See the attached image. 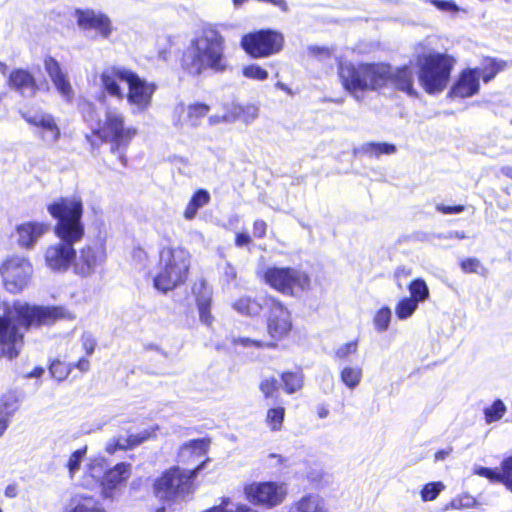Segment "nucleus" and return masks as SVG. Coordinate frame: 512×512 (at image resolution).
Segmentation results:
<instances>
[{
  "label": "nucleus",
  "mask_w": 512,
  "mask_h": 512,
  "mask_svg": "<svg viewBox=\"0 0 512 512\" xmlns=\"http://www.w3.org/2000/svg\"><path fill=\"white\" fill-rule=\"evenodd\" d=\"M69 318L62 306H38L14 302L4 304L0 313V359H14L24 343V332L31 327L49 326Z\"/></svg>",
  "instance_id": "obj_1"
},
{
  "label": "nucleus",
  "mask_w": 512,
  "mask_h": 512,
  "mask_svg": "<svg viewBox=\"0 0 512 512\" xmlns=\"http://www.w3.org/2000/svg\"><path fill=\"white\" fill-rule=\"evenodd\" d=\"M225 49L224 36L215 28H204L182 52L180 67L191 77H198L207 70L224 72L228 68Z\"/></svg>",
  "instance_id": "obj_2"
},
{
  "label": "nucleus",
  "mask_w": 512,
  "mask_h": 512,
  "mask_svg": "<svg viewBox=\"0 0 512 512\" xmlns=\"http://www.w3.org/2000/svg\"><path fill=\"white\" fill-rule=\"evenodd\" d=\"M138 131L133 126H127L123 114L115 110H107L101 125L93 128L85 138L92 148H99L105 143L110 144V152L117 153L123 166H127L128 159L125 155L132 140Z\"/></svg>",
  "instance_id": "obj_3"
},
{
  "label": "nucleus",
  "mask_w": 512,
  "mask_h": 512,
  "mask_svg": "<svg viewBox=\"0 0 512 512\" xmlns=\"http://www.w3.org/2000/svg\"><path fill=\"white\" fill-rule=\"evenodd\" d=\"M157 272L153 286L162 293H168L186 284L191 267V254L180 246H165L159 250Z\"/></svg>",
  "instance_id": "obj_4"
},
{
  "label": "nucleus",
  "mask_w": 512,
  "mask_h": 512,
  "mask_svg": "<svg viewBox=\"0 0 512 512\" xmlns=\"http://www.w3.org/2000/svg\"><path fill=\"white\" fill-rule=\"evenodd\" d=\"M337 75L343 89L350 94L375 91L387 85L388 64L340 61Z\"/></svg>",
  "instance_id": "obj_5"
},
{
  "label": "nucleus",
  "mask_w": 512,
  "mask_h": 512,
  "mask_svg": "<svg viewBox=\"0 0 512 512\" xmlns=\"http://www.w3.org/2000/svg\"><path fill=\"white\" fill-rule=\"evenodd\" d=\"M455 63V58L447 53L418 55L417 78L423 90L429 95L443 92L450 82Z\"/></svg>",
  "instance_id": "obj_6"
},
{
  "label": "nucleus",
  "mask_w": 512,
  "mask_h": 512,
  "mask_svg": "<svg viewBox=\"0 0 512 512\" xmlns=\"http://www.w3.org/2000/svg\"><path fill=\"white\" fill-rule=\"evenodd\" d=\"M265 328L271 343V350L285 347L296 334V327L291 310L278 297L267 294L264 296Z\"/></svg>",
  "instance_id": "obj_7"
},
{
  "label": "nucleus",
  "mask_w": 512,
  "mask_h": 512,
  "mask_svg": "<svg viewBox=\"0 0 512 512\" xmlns=\"http://www.w3.org/2000/svg\"><path fill=\"white\" fill-rule=\"evenodd\" d=\"M47 211L56 221L54 233L57 237H84V205L80 197H58L47 205Z\"/></svg>",
  "instance_id": "obj_8"
},
{
  "label": "nucleus",
  "mask_w": 512,
  "mask_h": 512,
  "mask_svg": "<svg viewBox=\"0 0 512 512\" xmlns=\"http://www.w3.org/2000/svg\"><path fill=\"white\" fill-rule=\"evenodd\" d=\"M208 461L209 458L204 459L187 472L179 466L166 469L154 481L155 495L164 501H175L178 498L185 497L193 491L194 480Z\"/></svg>",
  "instance_id": "obj_9"
},
{
  "label": "nucleus",
  "mask_w": 512,
  "mask_h": 512,
  "mask_svg": "<svg viewBox=\"0 0 512 512\" xmlns=\"http://www.w3.org/2000/svg\"><path fill=\"white\" fill-rule=\"evenodd\" d=\"M259 278L272 290L289 297H296L312 287L309 273L291 266H269L261 272Z\"/></svg>",
  "instance_id": "obj_10"
},
{
  "label": "nucleus",
  "mask_w": 512,
  "mask_h": 512,
  "mask_svg": "<svg viewBox=\"0 0 512 512\" xmlns=\"http://www.w3.org/2000/svg\"><path fill=\"white\" fill-rule=\"evenodd\" d=\"M32 276L33 265L28 257L20 254H11L1 259L0 281L8 293H21L28 287Z\"/></svg>",
  "instance_id": "obj_11"
},
{
  "label": "nucleus",
  "mask_w": 512,
  "mask_h": 512,
  "mask_svg": "<svg viewBox=\"0 0 512 512\" xmlns=\"http://www.w3.org/2000/svg\"><path fill=\"white\" fill-rule=\"evenodd\" d=\"M284 35L277 30L266 28L248 32L241 37L240 46L253 59L268 58L282 51Z\"/></svg>",
  "instance_id": "obj_12"
},
{
  "label": "nucleus",
  "mask_w": 512,
  "mask_h": 512,
  "mask_svg": "<svg viewBox=\"0 0 512 512\" xmlns=\"http://www.w3.org/2000/svg\"><path fill=\"white\" fill-rule=\"evenodd\" d=\"M243 493L250 504L264 509L281 505L288 495L286 484L276 481L251 482L244 486Z\"/></svg>",
  "instance_id": "obj_13"
},
{
  "label": "nucleus",
  "mask_w": 512,
  "mask_h": 512,
  "mask_svg": "<svg viewBox=\"0 0 512 512\" xmlns=\"http://www.w3.org/2000/svg\"><path fill=\"white\" fill-rule=\"evenodd\" d=\"M281 386L274 376L263 378L258 385L259 391L265 400L277 402L279 399L280 388L288 394L292 395L302 390L305 382V375L302 367L297 366L294 370H284L280 373Z\"/></svg>",
  "instance_id": "obj_14"
},
{
  "label": "nucleus",
  "mask_w": 512,
  "mask_h": 512,
  "mask_svg": "<svg viewBox=\"0 0 512 512\" xmlns=\"http://www.w3.org/2000/svg\"><path fill=\"white\" fill-rule=\"evenodd\" d=\"M107 259V249L103 241L87 243L78 252L75 250L72 271L80 277H89L101 267Z\"/></svg>",
  "instance_id": "obj_15"
},
{
  "label": "nucleus",
  "mask_w": 512,
  "mask_h": 512,
  "mask_svg": "<svg viewBox=\"0 0 512 512\" xmlns=\"http://www.w3.org/2000/svg\"><path fill=\"white\" fill-rule=\"evenodd\" d=\"M60 241L47 246L44 252L45 265L55 272H66L72 268L75 258L74 245L83 237H58Z\"/></svg>",
  "instance_id": "obj_16"
},
{
  "label": "nucleus",
  "mask_w": 512,
  "mask_h": 512,
  "mask_svg": "<svg viewBox=\"0 0 512 512\" xmlns=\"http://www.w3.org/2000/svg\"><path fill=\"white\" fill-rule=\"evenodd\" d=\"M127 85L128 91L125 97L128 104L135 107L139 112L146 111L152 103L157 84L146 81L132 70Z\"/></svg>",
  "instance_id": "obj_17"
},
{
  "label": "nucleus",
  "mask_w": 512,
  "mask_h": 512,
  "mask_svg": "<svg viewBox=\"0 0 512 512\" xmlns=\"http://www.w3.org/2000/svg\"><path fill=\"white\" fill-rule=\"evenodd\" d=\"M74 15L78 27L84 31L94 30L104 39L109 38L113 32L112 21L110 17L103 12H96L90 8H76Z\"/></svg>",
  "instance_id": "obj_18"
},
{
  "label": "nucleus",
  "mask_w": 512,
  "mask_h": 512,
  "mask_svg": "<svg viewBox=\"0 0 512 512\" xmlns=\"http://www.w3.org/2000/svg\"><path fill=\"white\" fill-rule=\"evenodd\" d=\"M131 71V69L122 66H110L104 69L99 76L101 90L110 97L123 100L125 94L120 82L127 83Z\"/></svg>",
  "instance_id": "obj_19"
},
{
  "label": "nucleus",
  "mask_w": 512,
  "mask_h": 512,
  "mask_svg": "<svg viewBox=\"0 0 512 512\" xmlns=\"http://www.w3.org/2000/svg\"><path fill=\"white\" fill-rule=\"evenodd\" d=\"M20 115L27 124L38 129L37 134L43 141L57 142L61 138V129L53 115L35 116L30 112H21Z\"/></svg>",
  "instance_id": "obj_20"
},
{
  "label": "nucleus",
  "mask_w": 512,
  "mask_h": 512,
  "mask_svg": "<svg viewBox=\"0 0 512 512\" xmlns=\"http://www.w3.org/2000/svg\"><path fill=\"white\" fill-rule=\"evenodd\" d=\"M480 90L478 68H465L460 71L457 79L451 86L448 96L451 98H469Z\"/></svg>",
  "instance_id": "obj_21"
},
{
  "label": "nucleus",
  "mask_w": 512,
  "mask_h": 512,
  "mask_svg": "<svg viewBox=\"0 0 512 512\" xmlns=\"http://www.w3.org/2000/svg\"><path fill=\"white\" fill-rule=\"evenodd\" d=\"M390 82L395 90L401 91L410 97L417 98L419 93L415 88V72L410 65L397 67L393 72L388 65L387 83Z\"/></svg>",
  "instance_id": "obj_22"
},
{
  "label": "nucleus",
  "mask_w": 512,
  "mask_h": 512,
  "mask_svg": "<svg viewBox=\"0 0 512 512\" xmlns=\"http://www.w3.org/2000/svg\"><path fill=\"white\" fill-rule=\"evenodd\" d=\"M45 71L50 77L56 90L66 99L71 100L73 89L67 75L63 72L59 62L52 56H45L43 60Z\"/></svg>",
  "instance_id": "obj_23"
},
{
  "label": "nucleus",
  "mask_w": 512,
  "mask_h": 512,
  "mask_svg": "<svg viewBox=\"0 0 512 512\" xmlns=\"http://www.w3.org/2000/svg\"><path fill=\"white\" fill-rule=\"evenodd\" d=\"M7 84L22 95L28 93L30 96H34L40 90L35 76L24 68L13 69L8 75Z\"/></svg>",
  "instance_id": "obj_24"
},
{
  "label": "nucleus",
  "mask_w": 512,
  "mask_h": 512,
  "mask_svg": "<svg viewBox=\"0 0 512 512\" xmlns=\"http://www.w3.org/2000/svg\"><path fill=\"white\" fill-rule=\"evenodd\" d=\"M15 230L18 236V245L25 249H31L37 240L49 230V224L45 222L28 221L17 225Z\"/></svg>",
  "instance_id": "obj_25"
},
{
  "label": "nucleus",
  "mask_w": 512,
  "mask_h": 512,
  "mask_svg": "<svg viewBox=\"0 0 512 512\" xmlns=\"http://www.w3.org/2000/svg\"><path fill=\"white\" fill-rule=\"evenodd\" d=\"M210 444L211 440L208 437L192 439L183 443L178 451V462L187 465L195 458L205 456Z\"/></svg>",
  "instance_id": "obj_26"
},
{
  "label": "nucleus",
  "mask_w": 512,
  "mask_h": 512,
  "mask_svg": "<svg viewBox=\"0 0 512 512\" xmlns=\"http://www.w3.org/2000/svg\"><path fill=\"white\" fill-rule=\"evenodd\" d=\"M288 512H329V509L324 498L309 493L292 502Z\"/></svg>",
  "instance_id": "obj_27"
},
{
  "label": "nucleus",
  "mask_w": 512,
  "mask_h": 512,
  "mask_svg": "<svg viewBox=\"0 0 512 512\" xmlns=\"http://www.w3.org/2000/svg\"><path fill=\"white\" fill-rule=\"evenodd\" d=\"M232 307L239 314L248 317H257L260 315L263 308H266L264 305V298L260 301L258 298L248 295L241 296L236 299L233 302Z\"/></svg>",
  "instance_id": "obj_28"
},
{
  "label": "nucleus",
  "mask_w": 512,
  "mask_h": 512,
  "mask_svg": "<svg viewBox=\"0 0 512 512\" xmlns=\"http://www.w3.org/2000/svg\"><path fill=\"white\" fill-rule=\"evenodd\" d=\"M130 474L131 465L129 463H117L113 468L104 473L103 484L108 489H115L118 485L125 482Z\"/></svg>",
  "instance_id": "obj_29"
},
{
  "label": "nucleus",
  "mask_w": 512,
  "mask_h": 512,
  "mask_svg": "<svg viewBox=\"0 0 512 512\" xmlns=\"http://www.w3.org/2000/svg\"><path fill=\"white\" fill-rule=\"evenodd\" d=\"M210 200L211 196L206 189H197L187 203L183 211V217L186 220H193L196 217L198 210L206 206Z\"/></svg>",
  "instance_id": "obj_30"
},
{
  "label": "nucleus",
  "mask_w": 512,
  "mask_h": 512,
  "mask_svg": "<svg viewBox=\"0 0 512 512\" xmlns=\"http://www.w3.org/2000/svg\"><path fill=\"white\" fill-rule=\"evenodd\" d=\"M277 404L273 407H270L266 411L265 423L272 432H278L283 428L286 408L281 402H276Z\"/></svg>",
  "instance_id": "obj_31"
},
{
  "label": "nucleus",
  "mask_w": 512,
  "mask_h": 512,
  "mask_svg": "<svg viewBox=\"0 0 512 512\" xmlns=\"http://www.w3.org/2000/svg\"><path fill=\"white\" fill-rule=\"evenodd\" d=\"M507 63L503 60H497L496 58L486 57L483 60L482 66L478 68L479 77L481 76L483 82L488 83L495 76L505 69Z\"/></svg>",
  "instance_id": "obj_32"
},
{
  "label": "nucleus",
  "mask_w": 512,
  "mask_h": 512,
  "mask_svg": "<svg viewBox=\"0 0 512 512\" xmlns=\"http://www.w3.org/2000/svg\"><path fill=\"white\" fill-rule=\"evenodd\" d=\"M409 291V298L417 302H424L429 298V288L422 278L413 279L407 286Z\"/></svg>",
  "instance_id": "obj_33"
},
{
  "label": "nucleus",
  "mask_w": 512,
  "mask_h": 512,
  "mask_svg": "<svg viewBox=\"0 0 512 512\" xmlns=\"http://www.w3.org/2000/svg\"><path fill=\"white\" fill-rule=\"evenodd\" d=\"M50 376L57 382L65 381L71 374V364L59 358L50 361L48 366Z\"/></svg>",
  "instance_id": "obj_34"
},
{
  "label": "nucleus",
  "mask_w": 512,
  "mask_h": 512,
  "mask_svg": "<svg viewBox=\"0 0 512 512\" xmlns=\"http://www.w3.org/2000/svg\"><path fill=\"white\" fill-rule=\"evenodd\" d=\"M16 401L14 399H2L0 401V437L8 427L9 419L16 410Z\"/></svg>",
  "instance_id": "obj_35"
},
{
  "label": "nucleus",
  "mask_w": 512,
  "mask_h": 512,
  "mask_svg": "<svg viewBox=\"0 0 512 512\" xmlns=\"http://www.w3.org/2000/svg\"><path fill=\"white\" fill-rule=\"evenodd\" d=\"M362 369L360 367L346 366L340 372V379L350 389L359 385L362 379Z\"/></svg>",
  "instance_id": "obj_36"
},
{
  "label": "nucleus",
  "mask_w": 512,
  "mask_h": 512,
  "mask_svg": "<svg viewBox=\"0 0 512 512\" xmlns=\"http://www.w3.org/2000/svg\"><path fill=\"white\" fill-rule=\"evenodd\" d=\"M476 505V499L467 493L460 494L452 498L447 504L444 505L443 511L448 510H464L473 508Z\"/></svg>",
  "instance_id": "obj_37"
},
{
  "label": "nucleus",
  "mask_w": 512,
  "mask_h": 512,
  "mask_svg": "<svg viewBox=\"0 0 512 512\" xmlns=\"http://www.w3.org/2000/svg\"><path fill=\"white\" fill-rule=\"evenodd\" d=\"M506 406L501 399H496L484 409L485 421L488 424L499 421L506 413Z\"/></svg>",
  "instance_id": "obj_38"
},
{
  "label": "nucleus",
  "mask_w": 512,
  "mask_h": 512,
  "mask_svg": "<svg viewBox=\"0 0 512 512\" xmlns=\"http://www.w3.org/2000/svg\"><path fill=\"white\" fill-rule=\"evenodd\" d=\"M418 308V303L409 297L401 298L395 306V314L398 319L404 320L412 316Z\"/></svg>",
  "instance_id": "obj_39"
},
{
  "label": "nucleus",
  "mask_w": 512,
  "mask_h": 512,
  "mask_svg": "<svg viewBox=\"0 0 512 512\" xmlns=\"http://www.w3.org/2000/svg\"><path fill=\"white\" fill-rule=\"evenodd\" d=\"M444 488L445 485L441 481L426 483L420 491L421 500L423 502L434 501Z\"/></svg>",
  "instance_id": "obj_40"
},
{
  "label": "nucleus",
  "mask_w": 512,
  "mask_h": 512,
  "mask_svg": "<svg viewBox=\"0 0 512 512\" xmlns=\"http://www.w3.org/2000/svg\"><path fill=\"white\" fill-rule=\"evenodd\" d=\"M210 111L209 105L202 102L192 103L187 108V118L192 124H197L199 120L204 118Z\"/></svg>",
  "instance_id": "obj_41"
},
{
  "label": "nucleus",
  "mask_w": 512,
  "mask_h": 512,
  "mask_svg": "<svg viewBox=\"0 0 512 512\" xmlns=\"http://www.w3.org/2000/svg\"><path fill=\"white\" fill-rule=\"evenodd\" d=\"M391 321V309L388 306L381 307L374 315L373 323L378 332H384L388 329Z\"/></svg>",
  "instance_id": "obj_42"
},
{
  "label": "nucleus",
  "mask_w": 512,
  "mask_h": 512,
  "mask_svg": "<svg viewBox=\"0 0 512 512\" xmlns=\"http://www.w3.org/2000/svg\"><path fill=\"white\" fill-rule=\"evenodd\" d=\"M234 346L242 348L271 349V343L262 339H253L250 337H236L232 340Z\"/></svg>",
  "instance_id": "obj_43"
},
{
  "label": "nucleus",
  "mask_w": 512,
  "mask_h": 512,
  "mask_svg": "<svg viewBox=\"0 0 512 512\" xmlns=\"http://www.w3.org/2000/svg\"><path fill=\"white\" fill-rule=\"evenodd\" d=\"M197 308L199 312L200 321L207 326H211L214 321V317L211 313V299H197Z\"/></svg>",
  "instance_id": "obj_44"
},
{
  "label": "nucleus",
  "mask_w": 512,
  "mask_h": 512,
  "mask_svg": "<svg viewBox=\"0 0 512 512\" xmlns=\"http://www.w3.org/2000/svg\"><path fill=\"white\" fill-rule=\"evenodd\" d=\"M475 474L488 479L493 484H502L503 485V476H502V467L500 469L497 468H489V467H478L475 469Z\"/></svg>",
  "instance_id": "obj_45"
},
{
  "label": "nucleus",
  "mask_w": 512,
  "mask_h": 512,
  "mask_svg": "<svg viewBox=\"0 0 512 512\" xmlns=\"http://www.w3.org/2000/svg\"><path fill=\"white\" fill-rule=\"evenodd\" d=\"M70 512H104L92 497H84Z\"/></svg>",
  "instance_id": "obj_46"
},
{
  "label": "nucleus",
  "mask_w": 512,
  "mask_h": 512,
  "mask_svg": "<svg viewBox=\"0 0 512 512\" xmlns=\"http://www.w3.org/2000/svg\"><path fill=\"white\" fill-rule=\"evenodd\" d=\"M503 485L512 493V455L501 461Z\"/></svg>",
  "instance_id": "obj_47"
},
{
  "label": "nucleus",
  "mask_w": 512,
  "mask_h": 512,
  "mask_svg": "<svg viewBox=\"0 0 512 512\" xmlns=\"http://www.w3.org/2000/svg\"><path fill=\"white\" fill-rule=\"evenodd\" d=\"M243 74L247 78L257 79L260 81L266 80L269 75L267 70H265L264 68L257 64H251L246 66L243 70Z\"/></svg>",
  "instance_id": "obj_48"
},
{
  "label": "nucleus",
  "mask_w": 512,
  "mask_h": 512,
  "mask_svg": "<svg viewBox=\"0 0 512 512\" xmlns=\"http://www.w3.org/2000/svg\"><path fill=\"white\" fill-rule=\"evenodd\" d=\"M368 151L374 156L383 154H392L396 151V147L390 143H369Z\"/></svg>",
  "instance_id": "obj_49"
},
{
  "label": "nucleus",
  "mask_w": 512,
  "mask_h": 512,
  "mask_svg": "<svg viewBox=\"0 0 512 512\" xmlns=\"http://www.w3.org/2000/svg\"><path fill=\"white\" fill-rule=\"evenodd\" d=\"M80 342L85 356H91L97 348V340L91 333H83Z\"/></svg>",
  "instance_id": "obj_50"
},
{
  "label": "nucleus",
  "mask_w": 512,
  "mask_h": 512,
  "mask_svg": "<svg viewBox=\"0 0 512 512\" xmlns=\"http://www.w3.org/2000/svg\"><path fill=\"white\" fill-rule=\"evenodd\" d=\"M86 453V447L75 450L69 457L67 468L71 474H74L79 468L83 456Z\"/></svg>",
  "instance_id": "obj_51"
},
{
  "label": "nucleus",
  "mask_w": 512,
  "mask_h": 512,
  "mask_svg": "<svg viewBox=\"0 0 512 512\" xmlns=\"http://www.w3.org/2000/svg\"><path fill=\"white\" fill-rule=\"evenodd\" d=\"M357 348H358V343L356 340H353V341H350V342H347L343 345H341L336 351H335V356L339 359H345L347 358L350 354H354L356 353L357 351Z\"/></svg>",
  "instance_id": "obj_52"
},
{
  "label": "nucleus",
  "mask_w": 512,
  "mask_h": 512,
  "mask_svg": "<svg viewBox=\"0 0 512 512\" xmlns=\"http://www.w3.org/2000/svg\"><path fill=\"white\" fill-rule=\"evenodd\" d=\"M430 3L440 11L456 13L459 7L452 0H430Z\"/></svg>",
  "instance_id": "obj_53"
},
{
  "label": "nucleus",
  "mask_w": 512,
  "mask_h": 512,
  "mask_svg": "<svg viewBox=\"0 0 512 512\" xmlns=\"http://www.w3.org/2000/svg\"><path fill=\"white\" fill-rule=\"evenodd\" d=\"M480 266V261L473 257L465 258L460 262V267L464 273H476Z\"/></svg>",
  "instance_id": "obj_54"
},
{
  "label": "nucleus",
  "mask_w": 512,
  "mask_h": 512,
  "mask_svg": "<svg viewBox=\"0 0 512 512\" xmlns=\"http://www.w3.org/2000/svg\"><path fill=\"white\" fill-rule=\"evenodd\" d=\"M149 438L148 433L143 434H131L127 438L124 439L125 446L127 449H132L143 442H145Z\"/></svg>",
  "instance_id": "obj_55"
},
{
  "label": "nucleus",
  "mask_w": 512,
  "mask_h": 512,
  "mask_svg": "<svg viewBox=\"0 0 512 512\" xmlns=\"http://www.w3.org/2000/svg\"><path fill=\"white\" fill-rule=\"evenodd\" d=\"M70 364L71 370L77 369L81 374H85L91 370V362L88 356L80 357L77 361Z\"/></svg>",
  "instance_id": "obj_56"
},
{
  "label": "nucleus",
  "mask_w": 512,
  "mask_h": 512,
  "mask_svg": "<svg viewBox=\"0 0 512 512\" xmlns=\"http://www.w3.org/2000/svg\"><path fill=\"white\" fill-rule=\"evenodd\" d=\"M231 504V499L229 497L223 496L220 498V503L218 505H214L209 507L202 512H235L234 510H229L228 506Z\"/></svg>",
  "instance_id": "obj_57"
},
{
  "label": "nucleus",
  "mask_w": 512,
  "mask_h": 512,
  "mask_svg": "<svg viewBox=\"0 0 512 512\" xmlns=\"http://www.w3.org/2000/svg\"><path fill=\"white\" fill-rule=\"evenodd\" d=\"M436 210L442 214H458L465 210V206L461 204L457 205H445V204H437Z\"/></svg>",
  "instance_id": "obj_58"
},
{
  "label": "nucleus",
  "mask_w": 512,
  "mask_h": 512,
  "mask_svg": "<svg viewBox=\"0 0 512 512\" xmlns=\"http://www.w3.org/2000/svg\"><path fill=\"white\" fill-rule=\"evenodd\" d=\"M268 225L263 219H256L253 222V235L258 239L266 236Z\"/></svg>",
  "instance_id": "obj_59"
},
{
  "label": "nucleus",
  "mask_w": 512,
  "mask_h": 512,
  "mask_svg": "<svg viewBox=\"0 0 512 512\" xmlns=\"http://www.w3.org/2000/svg\"><path fill=\"white\" fill-rule=\"evenodd\" d=\"M118 450H127V447L125 446L124 440L121 438H114L112 439L105 448V451L112 455L116 453Z\"/></svg>",
  "instance_id": "obj_60"
},
{
  "label": "nucleus",
  "mask_w": 512,
  "mask_h": 512,
  "mask_svg": "<svg viewBox=\"0 0 512 512\" xmlns=\"http://www.w3.org/2000/svg\"><path fill=\"white\" fill-rule=\"evenodd\" d=\"M234 243L236 247H244L248 246L252 243V238L250 235L244 232L236 233Z\"/></svg>",
  "instance_id": "obj_61"
},
{
  "label": "nucleus",
  "mask_w": 512,
  "mask_h": 512,
  "mask_svg": "<svg viewBox=\"0 0 512 512\" xmlns=\"http://www.w3.org/2000/svg\"><path fill=\"white\" fill-rule=\"evenodd\" d=\"M309 52L316 57H329L331 55L329 48L321 46H311Z\"/></svg>",
  "instance_id": "obj_62"
},
{
  "label": "nucleus",
  "mask_w": 512,
  "mask_h": 512,
  "mask_svg": "<svg viewBox=\"0 0 512 512\" xmlns=\"http://www.w3.org/2000/svg\"><path fill=\"white\" fill-rule=\"evenodd\" d=\"M258 2L268 3L275 7H278L282 12H287L289 10V6L286 0H257Z\"/></svg>",
  "instance_id": "obj_63"
},
{
  "label": "nucleus",
  "mask_w": 512,
  "mask_h": 512,
  "mask_svg": "<svg viewBox=\"0 0 512 512\" xmlns=\"http://www.w3.org/2000/svg\"><path fill=\"white\" fill-rule=\"evenodd\" d=\"M18 495V487L16 484H9L5 488V496L9 498H15Z\"/></svg>",
  "instance_id": "obj_64"
}]
</instances>
